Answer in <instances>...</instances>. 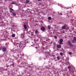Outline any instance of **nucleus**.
Masks as SVG:
<instances>
[{
  "label": "nucleus",
  "instance_id": "a878e982",
  "mask_svg": "<svg viewBox=\"0 0 76 76\" xmlns=\"http://www.w3.org/2000/svg\"><path fill=\"white\" fill-rule=\"evenodd\" d=\"M70 66H69L68 67V69H70Z\"/></svg>",
  "mask_w": 76,
  "mask_h": 76
},
{
  "label": "nucleus",
  "instance_id": "f257e3e1",
  "mask_svg": "<svg viewBox=\"0 0 76 76\" xmlns=\"http://www.w3.org/2000/svg\"><path fill=\"white\" fill-rule=\"evenodd\" d=\"M28 41L27 40H26L25 42H20V47L21 50H23V48L25 47L26 43H28Z\"/></svg>",
  "mask_w": 76,
  "mask_h": 76
},
{
  "label": "nucleus",
  "instance_id": "f704fd0d",
  "mask_svg": "<svg viewBox=\"0 0 76 76\" xmlns=\"http://www.w3.org/2000/svg\"><path fill=\"white\" fill-rule=\"evenodd\" d=\"M11 18H13V17H11Z\"/></svg>",
  "mask_w": 76,
  "mask_h": 76
},
{
  "label": "nucleus",
  "instance_id": "5701e85b",
  "mask_svg": "<svg viewBox=\"0 0 76 76\" xmlns=\"http://www.w3.org/2000/svg\"><path fill=\"white\" fill-rule=\"evenodd\" d=\"M63 53L61 52L60 53V55H61V56H63Z\"/></svg>",
  "mask_w": 76,
  "mask_h": 76
},
{
  "label": "nucleus",
  "instance_id": "ea45409f",
  "mask_svg": "<svg viewBox=\"0 0 76 76\" xmlns=\"http://www.w3.org/2000/svg\"><path fill=\"white\" fill-rule=\"evenodd\" d=\"M30 32V33H31V32Z\"/></svg>",
  "mask_w": 76,
  "mask_h": 76
},
{
  "label": "nucleus",
  "instance_id": "7c9ffc66",
  "mask_svg": "<svg viewBox=\"0 0 76 76\" xmlns=\"http://www.w3.org/2000/svg\"><path fill=\"white\" fill-rule=\"evenodd\" d=\"M42 23H43V22H42Z\"/></svg>",
  "mask_w": 76,
  "mask_h": 76
},
{
  "label": "nucleus",
  "instance_id": "f8f14e48",
  "mask_svg": "<svg viewBox=\"0 0 76 76\" xmlns=\"http://www.w3.org/2000/svg\"><path fill=\"white\" fill-rule=\"evenodd\" d=\"M35 33L36 34H38L39 33V32H38V30H36L35 31Z\"/></svg>",
  "mask_w": 76,
  "mask_h": 76
},
{
  "label": "nucleus",
  "instance_id": "6e6552de",
  "mask_svg": "<svg viewBox=\"0 0 76 76\" xmlns=\"http://www.w3.org/2000/svg\"><path fill=\"white\" fill-rule=\"evenodd\" d=\"M25 35L24 34H22L20 37H22V38H24V37H25Z\"/></svg>",
  "mask_w": 76,
  "mask_h": 76
},
{
  "label": "nucleus",
  "instance_id": "4be33fe9",
  "mask_svg": "<svg viewBox=\"0 0 76 76\" xmlns=\"http://www.w3.org/2000/svg\"><path fill=\"white\" fill-rule=\"evenodd\" d=\"M54 37L55 39H57V36H55Z\"/></svg>",
  "mask_w": 76,
  "mask_h": 76
},
{
  "label": "nucleus",
  "instance_id": "ddd939ff",
  "mask_svg": "<svg viewBox=\"0 0 76 76\" xmlns=\"http://www.w3.org/2000/svg\"><path fill=\"white\" fill-rule=\"evenodd\" d=\"M57 60H60V56H58L57 57Z\"/></svg>",
  "mask_w": 76,
  "mask_h": 76
},
{
  "label": "nucleus",
  "instance_id": "c9c22d12",
  "mask_svg": "<svg viewBox=\"0 0 76 76\" xmlns=\"http://www.w3.org/2000/svg\"><path fill=\"white\" fill-rule=\"evenodd\" d=\"M22 55H24V54H22Z\"/></svg>",
  "mask_w": 76,
  "mask_h": 76
},
{
  "label": "nucleus",
  "instance_id": "aec40b11",
  "mask_svg": "<svg viewBox=\"0 0 76 76\" xmlns=\"http://www.w3.org/2000/svg\"><path fill=\"white\" fill-rule=\"evenodd\" d=\"M34 33H31V34H30L31 36H33L34 35Z\"/></svg>",
  "mask_w": 76,
  "mask_h": 76
},
{
  "label": "nucleus",
  "instance_id": "7ed1b4c3",
  "mask_svg": "<svg viewBox=\"0 0 76 76\" xmlns=\"http://www.w3.org/2000/svg\"><path fill=\"white\" fill-rule=\"evenodd\" d=\"M68 44L70 47H73V45L72 43V42H70V41H68Z\"/></svg>",
  "mask_w": 76,
  "mask_h": 76
},
{
  "label": "nucleus",
  "instance_id": "e433bc0d",
  "mask_svg": "<svg viewBox=\"0 0 76 76\" xmlns=\"http://www.w3.org/2000/svg\"><path fill=\"white\" fill-rule=\"evenodd\" d=\"M29 34H30V33H29Z\"/></svg>",
  "mask_w": 76,
  "mask_h": 76
},
{
  "label": "nucleus",
  "instance_id": "4c0bfd02",
  "mask_svg": "<svg viewBox=\"0 0 76 76\" xmlns=\"http://www.w3.org/2000/svg\"><path fill=\"white\" fill-rule=\"evenodd\" d=\"M35 40V39H34Z\"/></svg>",
  "mask_w": 76,
  "mask_h": 76
},
{
  "label": "nucleus",
  "instance_id": "cd10ccee",
  "mask_svg": "<svg viewBox=\"0 0 76 76\" xmlns=\"http://www.w3.org/2000/svg\"><path fill=\"white\" fill-rule=\"evenodd\" d=\"M38 1H41V0H38Z\"/></svg>",
  "mask_w": 76,
  "mask_h": 76
},
{
  "label": "nucleus",
  "instance_id": "393cba45",
  "mask_svg": "<svg viewBox=\"0 0 76 76\" xmlns=\"http://www.w3.org/2000/svg\"><path fill=\"white\" fill-rule=\"evenodd\" d=\"M72 54V53L71 52H69V54Z\"/></svg>",
  "mask_w": 76,
  "mask_h": 76
},
{
  "label": "nucleus",
  "instance_id": "72a5a7b5",
  "mask_svg": "<svg viewBox=\"0 0 76 76\" xmlns=\"http://www.w3.org/2000/svg\"><path fill=\"white\" fill-rule=\"evenodd\" d=\"M37 47H36V48H37Z\"/></svg>",
  "mask_w": 76,
  "mask_h": 76
},
{
  "label": "nucleus",
  "instance_id": "6ab92c4d",
  "mask_svg": "<svg viewBox=\"0 0 76 76\" xmlns=\"http://www.w3.org/2000/svg\"><path fill=\"white\" fill-rule=\"evenodd\" d=\"M26 2L27 3H28L29 2V0H26Z\"/></svg>",
  "mask_w": 76,
  "mask_h": 76
},
{
  "label": "nucleus",
  "instance_id": "58836bf2",
  "mask_svg": "<svg viewBox=\"0 0 76 76\" xmlns=\"http://www.w3.org/2000/svg\"><path fill=\"white\" fill-rule=\"evenodd\" d=\"M30 32V33H31V32Z\"/></svg>",
  "mask_w": 76,
  "mask_h": 76
},
{
  "label": "nucleus",
  "instance_id": "9b49d317",
  "mask_svg": "<svg viewBox=\"0 0 76 76\" xmlns=\"http://www.w3.org/2000/svg\"><path fill=\"white\" fill-rule=\"evenodd\" d=\"M60 42H63V39H60Z\"/></svg>",
  "mask_w": 76,
  "mask_h": 76
},
{
  "label": "nucleus",
  "instance_id": "4468645a",
  "mask_svg": "<svg viewBox=\"0 0 76 76\" xmlns=\"http://www.w3.org/2000/svg\"><path fill=\"white\" fill-rule=\"evenodd\" d=\"M59 45H61V44H63V43L62 42H60L59 43Z\"/></svg>",
  "mask_w": 76,
  "mask_h": 76
},
{
  "label": "nucleus",
  "instance_id": "c85d7f7f",
  "mask_svg": "<svg viewBox=\"0 0 76 76\" xmlns=\"http://www.w3.org/2000/svg\"><path fill=\"white\" fill-rule=\"evenodd\" d=\"M1 3H3V1H1Z\"/></svg>",
  "mask_w": 76,
  "mask_h": 76
},
{
  "label": "nucleus",
  "instance_id": "9d476101",
  "mask_svg": "<svg viewBox=\"0 0 76 76\" xmlns=\"http://www.w3.org/2000/svg\"><path fill=\"white\" fill-rule=\"evenodd\" d=\"M23 27L24 28V29H26L27 28V27L26 26V25H24Z\"/></svg>",
  "mask_w": 76,
  "mask_h": 76
},
{
  "label": "nucleus",
  "instance_id": "c756f323",
  "mask_svg": "<svg viewBox=\"0 0 76 76\" xmlns=\"http://www.w3.org/2000/svg\"><path fill=\"white\" fill-rule=\"evenodd\" d=\"M14 64L13 63V64L11 65V66H13V65Z\"/></svg>",
  "mask_w": 76,
  "mask_h": 76
},
{
  "label": "nucleus",
  "instance_id": "f03ea898",
  "mask_svg": "<svg viewBox=\"0 0 76 76\" xmlns=\"http://www.w3.org/2000/svg\"><path fill=\"white\" fill-rule=\"evenodd\" d=\"M73 38L74 39L71 42L72 43L75 44L76 43V37H74Z\"/></svg>",
  "mask_w": 76,
  "mask_h": 76
},
{
  "label": "nucleus",
  "instance_id": "39448f33",
  "mask_svg": "<svg viewBox=\"0 0 76 76\" xmlns=\"http://www.w3.org/2000/svg\"><path fill=\"white\" fill-rule=\"evenodd\" d=\"M10 12L11 13H12V15H13V16H16V13L12 11H10Z\"/></svg>",
  "mask_w": 76,
  "mask_h": 76
},
{
  "label": "nucleus",
  "instance_id": "2eb2a0df",
  "mask_svg": "<svg viewBox=\"0 0 76 76\" xmlns=\"http://www.w3.org/2000/svg\"><path fill=\"white\" fill-rule=\"evenodd\" d=\"M48 20H51V17H49L48 18Z\"/></svg>",
  "mask_w": 76,
  "mask_h": 76
},
{
  "label": "nucleus",
  "instance_id": "20e7f679",
  "mask_svg": "<svg viewBox=\"0 0 76 76\" xmlns=\"http://www.w3.org/2000/svg\"><path fill=\"white\" fill-rule=\"evenodd\" d=\"M40 29H41L42 31H44L45 30V28L44 27H42L40 28Z\"/></svg>",
  "mask_w": 76,
  "mask_h": 76
},
{
  "label": "nucleus",
  "instance_id": "f3484780",
  "mask_svg": "<svg viewBox=\"0 0 76 76\" xmlns=\"http://www.w3.org/2000/svg\"><path fill=\"white\" fill-rule=\"evenodd\" d=\"M12 37H13V38L15 37V34H13L12 35Z\"/></svg>",
  "mask_w": 76,
  "mask_h": 76
},
{
  "label": "nucleus",
  "instance_id": "bb28decb",
  "mask_svg": "<svg viewBox=\"0 0 76 76\" xmlns=\"http://www.w3.org/2000/svg\"><path fill=\"white\" fill-rule=\"evenodd\" d=\"M1 49H2V48H0V50H1Z\"/></svg>",
  "mask_w": 76,
  "mask_h": 76
},
{
  "label": "nucleus",
  "instance_id": "2f4dec72",
  "mask_svg": "<svg viewBox=\"0 0 76 76\" xmlns=\"http://www.w3.org/2000/svg\"><path fill=\"white\" fill-rule=\"evenodd\" d=\"M7 68H8V67H9V66H7Z\"/></svg>",
  "mask_w": 76,
  "mask_h": 76
},
{
  "label": "nucleus",
  "instance_id": "412c9836",
  "mask_svg": "<svg viewBox=\"0 0 76 76\" xmlns=\"http://www.w3.org/2000/svg\"><path fill=\"white\" fill-rule=\"evenodd\" d=\"M10 10L12 11H13V9L12 8H10Z\"/></svg>",
  "mask_w": 76,
  "mask_h": 76
},
{
  "label": "nucleus",
  "instance_id": "1a4fd4ad",
  "mask_svg": "<svg viewBox=\"0 0 76 76\" xmlns=\"http://www.w3.org/2000/svg\"><path fill=\"white\" fill-rule=\"evenodd\" d=\"M57 47L58 48H61V46L60 45H57Z\"/></svg>",
  "mask_w": 76,
  "mask_h": 76
},
{
  "label": "nucleus",
  "instance_id": "473e14b6",
  "mask_svg": "<svg viewBox=\"0 0 76 76\" xmlns=\"http://www.w3.org/2000/svg\"><path fill=\"white\" fill-rule=\"evenodd\" d=\"M36 25H38V24H36Z\"/></svg>",
  "mask_w": 76,
  "mask_h": 76
},
{
  "label": "nucleus",
  "instance_id": "423d86ee",
  "mask_svg": "<svg viewBox=\"0 0 76 76\" xmlns=\"http://www.w3.org/2000/svg\"><path fill=\"white\" fill-rule=\"evenodd\" d=\"M6 48L5 47H3L2 48V51L3 52H5V51H6Z\"/></svg>",
  "mask_w": 76,
  "mask_h": 76
},
{
  "label": "nucleus",
  "instance_id": "a211bd4d",
  "mask_svg": "<svg viewBox=\"0 0 76 76\" xmlns=\"http://www.w3.org/2000/svg\"><path fill=\"white\" fill-rule=\"evenodd\" d=\"M48 28L49 29H51V27H50V26H48Z\"/></svg>",
  "mask_w": 76,
  "mask_h": 76
},
{
  "label": "nucleus",
  "instance_id": "0eeeda50",
  "mask_svg": "<svg viewBox=\"0 0 76 76\" xmlns=\"http://www.w3.org/2000/svg\"><path fill=\"white\" fill-rule=\"evenodd\" d=\"M62 28L63 29H66V25H65L64 26H62Z\"/></svg>",
  "mask_w": 76,
  "mask_h": 76
},
{
  "label": "nucleus",
  "instance_id": "b1692460",
  "mask_svg": "<svg viewBox=\"0 0 76 76\" xmlns=\"http://www.w3.org/2000/svg\"><path fill=\"white\" fill-rule=\"evenodd\" d=\"M62 15L63 14H62V13H61L59 14V15Z\"/></svg>",
  "mask_w": 76,
  "mask_h": 76
},
{
  "label": "nucleus",
  "instance_id": "dca6fc26",
  "mask_svg": "<svg viewBox=\"0 0 76 76\" xmlns=\"http://www.w3.org/2000/svg\"><path fill=\"white\" fill-rule=\"evenodd\" d=\"M11 4H16V2H13Z\"/></svg>",
  "mask_w": 76,
  "mask_h": 76
}]
</instances>
